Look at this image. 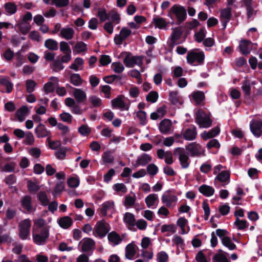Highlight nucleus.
<instances>
[{
	"label": "nucleus",
	"mask_w": 262,
	"mask_h": 262,
	"mask_svg": "<svg viewBox=\"0 0 262 262\" xmlns=\"http://www.w3.org/2000/svg\"><path fill=\"white\" fill-rule=\"evenodd\" d=\"M167 16L172 19H176L178 23L180 24L186 18V11L183 6L175 4L169 9Z\"/></svg>",
	"instance_id": "1"
},
{
	"label": "nucleus",
	"mask_w": 262,
	"mask_h": 262,
	"mask_svg": "<svg viewBox=\"0 0 262 262\" xmlns=\"http://www.w3.org/2000/svg\"><path fill=\"white\" fill-rule=\"evenodd\" d=\"M204 59V53L198 50L189 51L186 56L187 62L191 66H195L203 64Z\"/></svg>",
	"instance_id": "2"
},
{
	"label": "nucleus",
	"mask_w": 262,
	"mask_h": 262,
	"mask_svg": "<svg viewBox=\"0 0 262 262\" xmlns=\"http://www.w3.org/2000/svg\"><path fill=\"white\" fill-rule=\"evenodd\" d=\"M50 226H45L38 230H35L33 234L34 242L38 245L45 244L49 236Z\"/></svg>",
	"instance_id": "3"
},
{
	"label": "nucleus",
	"mask_w": 262,
	"mask_h": 262,
	"mask_svg": "<svg viewBox=\"0 0 262 262\" xmlns=\"http://www.w3.org/2000/svg\"><path fill=\"white\" fill-rule=\"evenodd\" d=\"M110 230L109 224L103 220L98 221L93 230V234L95 237L102 238L106 236Z\"/></svg>",
	"instance_id": "4"
},
{
	"label": "nucleus",
	"mask_w": 262,
	"mask_h": 262,
	"mask_svg": "<svg viewBox=\"0 0 262 262\" xmlns=\"http://www.w3.org/2000/svg\"><path fill=\"white\" fill-rule=\"evenodd\" d=\"M195 122L200 128L209 127L212 123L209 115L202 110H199L196 112Z\"/></svg>",
	"instance_id": "5"
},
{
	"label": "nucleus",
	"mask_w": 262,
	"mask_h": 262,
	"mask_svg": "<svg viewBox=\"0 0 262 262\" xmlns=\"http://www.w3.org/2000/svg\"><path fill=\"white\" fill-rule=\"evenodd\" d=\"M123 59V63L127 68H133L136 66L142 67L143 65V57L142 56H133L130 53H125Z\"/></svg>",
	"instance_id": "6"
},
{
	"label": "nucleus",
	"mask_w": 262,
	"mask_h": 262,
	"mask_svg": "<svg viewBox=\"0 0 262 262\" xmlns=\"http://www.w3.org/2000/svg\"><path fill=\"white\" fill-rule=\"evenodd\" d=\"M31 225V220L28 219H25L19 223V236L21 239H27L29 237Z\"/></svg>",
	"instance_id": "7"
},
{
	"label": "nucleus",
	"mask_w": 262,
	"mask_h": 262,
	"mask_svg": "<svg viewBox=\"0 0 262 262\" xmlns=\"http://www.w3.org/2000/svg\"><path fill=\"white\" fill-rule=\"evenodd\" d=\"M162 203L167 207L174 206L178 201L177 196L170 191L165 192L161 198Z\"/></svg>",
	"instance_id": "8"
},
{
	"label": "nucleus",
	"mask_w": 262,
	"mask_h": 262,
	"mask_svg": "<svg viewBox=\"0 0 262 262\" xmlns=\"http://www.w3.org/2000/svg\"><path fill=\"white\" fill-rule=\"evenodd\" d=\"M186 148L192 157H199L204 155V148L200 144L196 142L190 143Z\"/></svg>",
	"instance_id": "9"
},
{
	"label": "nucleus",
	"mask_w": 262,
	"mask_h": 262,
	"mask_svg": "<svg viewBox=\"0 0 262 262\" xmlns=\"http://www.w3.org/2000/svg\"><path fill=\"white\" fill-rule=\"evenodd\" d=\"M132 31L126 27H123L119 34H116L114 37V42L116 45H120L123 41L130 35Z\"/></svg>",
	"instance_id": "10"
},
{
	"label": "nucleus",
	"mask_w": 262,
	"mask_h": 262,
	"mask_svg": "<svg viewBox=\"0 0 262 262\" xmlns=\"http://www.w3.org/2000/svg\"><path fill=\"white\" fill-rule=\"evenodd\" d=\"M250 130L253 135L258 138L262 134V121L261 120H253L250 123Z\"/></svg>",
	"instance_id": "11"
},
{
	"label": "nucleus",
	"mask_w": 262,
	"mask_h": 262,
	"mask_svg": "<svg viewBox=\"0 0 262 262\" xmlns=\"http://www.w3.org/2000/svg\"><path fill=\"white\" fill-rule=\"evenodd\" d=\"M176 151H178L179 154V159L183 168H187L188 167L190 162L189 158L186 152H185L183 149L180 148H177Z\"/></svg>",
	"instance_id": "12"
},
{
	"label": "nucleus",
	"mask_w": 262,
	"mask_h": 262,
	"mask_svg": "<svg viewBox=\"0 0 262 262\" xmlns=\"http://www.w3.org/2000/svg\"><path fill=\"white\" fill-rule=\"evenodd\" d=\"M230 173L228 170H223L219 173L215 178V182H219L225 186L230 182Z\"/></svg>",
	"instance_id": "13"
},
{
	"label": "nucleus",
	"mask_w": 262,
	"mask_h": 262,
	"mask_svg": "<svg viewBox=\"0 0 262 262\" xmlns=\"http://www.w3.org/2000/svg\"><path fill=\"white\" fill-rule=\"evenodd\" d=\"M152 158L149 155L143 153L137 157V159L133 165L135 167L144 166L150 162Z\"/></svg>",
	"instance_id": "14"
},
{
	"label": "nucleus",
	"mask_w": 262,
	"mask_h": 262,
	"mask_svg": "<svg viewBox=\"0 0 262 262\" xmlns=\"http://www.w3.org/2000/svg\"><path fill=\"white\" fill-rule=\"evenodd\" d=\"M115 203L112 200L104 202L101 205L100 212L104 216L107 215V213H113L115 212Z\"/></svg>",
	"instance_id": "15"
},
{
	"label": "nucleus",
	"mask_w": 262,
	"mask_h": 262,
	"mask_svg": "<svg viewBox=\"0 0 262 262\" xmlns=\"http://www.w3.org/2000/svg\"><path fill=\"white\" fill-rule=\"evenodd\" d=\"M231 8L227 7L221 10L220 19L224 28L226 27L227 23L231 19Z\"/></svg>",
	"instance_id": "16"
},
{
	"label": "nucleus",
	"mask_w": 262,
	"mask_h": 262,
	"mask_svg": "<svg viewBox=\"0 0 262 262\" xmlns=\"http://www.w3.org/2000/svg\"><path fill=\"white\" fill-rule=\"evenodd\" d=\"M148 208L155 209L159 203L158 195L155 193H151L147 195L145 199Z\"/></svg>",
	"instance_id": "17"
},
{
	"label": "nucleus",
	"mask_w": 262,
	"mask_h": 262,
	"mask_svg": "<svg viewBox=\"0 0 262 262\" xmlns=\"http://www.w3.org/2000/svg\"><path fill=\"white\" fill-rule=\"evenodd\" d=\"M80 244L82 245L81 248L82 251L89 252L94 250L95 249V241L90 238H84Z\"/></svg>",
	"instance_id": "18"
},
{
	"label": "nucleus",
	"mask_w": 262,
	"mask_h": 262,
	"mask_svg": "<svg viewBox=\"0 0 262 262\" xmlns=\"http://www.w3.org/2000/svg\"><path fill=\"white\" fill-rule=\"evenodd\" d=\"M172 123L169 119H164L161 121L159 125L160 132L163 134H169L171 131Z\"/></svg>",
	"instance_id": "19"
},
{
	"label": "nucleus",
	"mask_w": 262,
	"mask_h": 262,
	"mask_svg": "<svg viewBox=\"0 0 262 262\" xmlns=\"http://www.w3.org/2000/svg\"><path fill=\"white\" fill-rule=\"evenodd\" d=\"M169 100L171 103L175 105H181L183 100L178 91H171L169 93Z\"/></svg>",
	"instance_id": "20"
},
{
	"label": "nucleus",
	"mask_w": 262,
	"mask_h": 262,
	"mask_svg": "<svg viewBox=\"0 0 262 262\" xmlns=\"http://www.w3.org/2000/svg\"><path fill=\"white\" fill-rule=\"evenodd\" d=\"M75 33L74 30L69 26L61 29L59 36L66 39L70 40L73 38Z\"/></svg>",
	"instance_id": "21"
},
{
	"label": "nucleus",
	"mask_w": 262,
	"mask_h": 262,
	"mask_svg": "<svg viewBox=\"0 0 262 262\" xmlns=\"http://www.w3.org/2000/svg\"><path fill=\"white\" fill-rule=\"evenodd\" d=\"M35 133L38 138H45L50 135L51 133L46 126L41 123L35 129Z\"/></svg>",
	"instance_id": "22"
},
{
	"label": "nucleus",
	"mask_w": 262,
	"mask_h": 262,
	"mask_svg": "<svg viewBox=\"0 0 262 262\" xmlns=\"http://www.w3.org/2000/svg\"><path fill=\"white\" fill-rule=\"evenodd\" d=\"M197 135L196 128L195 126H191L186 130L183 133V138L187 141L193 140L196 138Z\"/></svg>",
	"instance_id": "23"
},
{
	"label": "nucleus",
	"mask_w": 262,
	"mask_h": 262,
	"mask_svg": "<svg viewBox=\"0 0 262 262\" xmlns=\"http://www.w3.org/2000/svg\"><path fill=\"white\" fill-rule=\"evenodd\" d=\"M58 80L57 77H52L49 79V81L46 83L44 86V91L47 93H51L54 91L56 86L58 85Z\"/></svg>",
	"instance_id": "24"
},
{
	"label": "nucleus",
	"mask_w": 262,
	"mask_h": 262,
	"mask_svg": "<svg viewBox=\"0 0 262 262\" xmlns=\"http://www.w3.org/2000/svg\"><path fill=\"white\" fill-rule=\"evenodd\" d=\"M21 203L22 207L24 208L25 212L31 213L33 211L31 196L29 195L25 196L21 199Z\"/></svg>",
	"instance_id": "25"
},
{
	"label": "nucleus",
	"mask_w": 262,
	"mask_h": 262,
	"mask_svg": "<svg viewBox=\"0 0 262 262\" xmlns=\"http://www.w3.org/2000/svg\"><path fill=\"white\" fill-rule=\"evenodd\" d=\"M73 95L78 103L83 102L86 99L85 92L80 89H74Z\"/></svg>",
	"instance_id": "26"
},
{
	"label": "nucleus",
	"mask_w": 262,
	"mask_h": 262,
	"mask_svg": "<svg viewBox=\"0 0 262 262\" xmlns=\"http://www.w3.org/2000/svg\"><path fill=\"white\" fill-rule=\"evenodd\" d=\"M166 106L164 105L159 107L156 111L151 113L150 118L151 120H156L162 118L166 113Z\"/></svg>",
	"instance_id": "27"
},
{
	"label": "nucleus",
	"mask_w": 262,
	"mask_h": 262,
	"mask_svg": "<svg viewBox=\"0 0 262 262\" xmlns=\"http://www.w3.org/2000/svg\"><path fill=\"white\" fill-rule=\"evenodd\" d=\"M242 54L245 55L249 54L252 48V43L247 40H242L239 45Z\"/></svg>",
	"instance_id": "28"
},
{
	"label": "nucleus",
	"mask_w": 262,
	"mask_h": 262,
	"mask_svg": "<svg viewBox=\"0 0 262 262\" xmlns=\"http://www.w3.org/2000/svg\"><path fill=\"white\" fill-rule=\"evenodd\" d=\"M137 248V246L133 243L128 244L125 248V257L130 260L133 259Z\"/></svg>",
	"instance_id": "29"
},
{
	"label": "nucleus",
	"mask_w": 262,
	"mask_h": 262,
	"mask_svg": "<svg viewBox=\"0 0 262 262\" xmlns=\"http://www.w3.org/2000/svg\"><path fill=\"white\" fill-rule=\"evenodd\" d=\"M113 107L121 110H128L129 105L126 104L120 97H117L111 101Z\"/></svg>",
	"instance_id": "30"
},
{
	"label": "nucleus",
	"mask_w": 262,
	"mask_h": 262,
	"mask_svg": "<svg viewBox=\"0 0 262 262\" xmlns=\"http://www.w3.org/2000/svg\"><path fill=\"white\" fill-rule=\"evenodd\" d=\"M190 99L197 104H200L205 99L204 93L200 91L193 92L190 96Z\"/></svg>",
	"instance_id": "31"
},
{
	"label": "nucleus",
	"mask_w": 262,
	"mask_h": 262,
	"mask_svg": "<svg viewBox=\"0 0 262 262\" xmlns=\"http://www.w3.org/2000/svg\"><path fill=\"white\" fill-rule=\"evenodd\" d=\"M220 127L219 126H216L208 132L204 131L201 133V137L204 140H207L209 138L215 137L220 133Z\"/></svg>",
	"instance_id": "32"
},
{
	"label": "nucleus",
	"mask_w": 262,
	"mask_h": 262,
	"mask_svg": "<svg viewBox=\"0 0 262 262\" xmlns=\"http://www.w3.org/2000/svg\"><path fill=\"white\" fill-rule=\"evenodd\" d=\"M108 241L113 246L119 245L122 241V238L115 231L110 232L107 236Z\"/></svg>",
	"instance_id": "33"
},
{
	"label": "nucleus",
	"mask_w": 262,
	"mask_h": 262,
	"mask_svg": "<svg viewBox=\"0 0 262 262\" xmlns=\"http://www.w3.org/2000/svg\"><path fill=\"white\" fill-rule=\"evenodd\" d=\"M199 191L207 197L212 196L214 193V189L212 187L207 185L200 186L199 188Z\"/></svg>",
	"instance_id": "34"
},
{
	"label": "nucleus",
	"mask_w": 262,
	"mask_h": 262,
	"mask_svg": "<svg viewBox=\"0 0 262 262\" xmlns=\"http://www.w3.org/2000/svg\"><path fill=\"white\" fill-rule=\"evenodd\" d=\"M29 111L28 107L25 105L21 106L17 111L16 116L19 122H22L25 119Z\"/></svg>",
	"instance_id": "35"
},
{
	"label": "nucleus",
	"mask_w": 262,
	"mask_h": 262,
	"mask_svg": "<svg viewBox=\"0 0 262 262\" xmlns=\"http://www.w3.org/2000/svg\"><path fill=\"white\" fill-rule=\"evenodd\" d=\"M177 230V227L174 224H164L161 227V232H166V236H170L174 233Z\"/></svg>",
	"instance_id": "36"
},
{
	"label": "nucleus",
	"mask_w": 262,
	"mask_h": 262,
	"mask_svg": "<svg viewBox=\"0 0 262 262\" xmlns=\"http://www.w3.org/2000/svg\"><path fill=\"white\" fill-rule=\"evenodd\" d=\"M0 84L6 88V91L3 92H7L10 93L12 92L13 87V84L9 80V78L3 77L0 79Z\"/></svg>",
	"instance_id": "37"
},
{
	"label": "nucleus",
	"mask_w": 262,
	"mask_h": 262,
	"mask_svg": "<svg viewBox=\"0 0 262 262\" xmlns=\"http://www.w3.org/2000/svg\"><path fill=\"white\" fill-rule=\"evenodd\" d=\"M59 225L62 228L67 229L73 224V221L71 217L66 216L60 218L58 221Z\"/></svg>",
	"instance_id": "38"
},
{
	"label": "nucleus",
	"mask_w": 262,
	"mask_h": 262,
	"mask_svg": "<svg viewBox=\"0 0 262 262\" xmlns=\"http://www.w3.org/2000/svg\"><path fill=\"white\" fill-rule=\"evenodd\" d=\"M4 9L8 15L14 14L17 11V6L14 3L8 2L5 4Z\"/></svg>",
	"instance_id": "39"
},
{
	"label": "nucleus",
	"mask_w": 262,
	"mask_h": 262,
	"mask_svg": "<svg viewBox=\"0 0 262 262\" xmlns=\"http://www.w3.org/2000/svg\"><path fill=\"white\" fill-rule=\"evenodd\" d=\"M153 23H154L155 28L160 29H165L167 25V23L165 19L162 17H155L153 18Z\"/></svg>",
	"instance_id": "40"
},
{
	"label": "nucleus",
	"mask_w": 262,
	"mask_h": 262,
	"mask_svg": "<svg viewBox=\"0 0 262 262\" xmlns=\"http://www.w3.org/2000/svg\"><path fill=\"white\" fill-rule=\"evenodd\" d=\"M220 253L215 254L213 257V262H230L226 254L227 253L224 252L222 250H220Z\"/></svg>",
	"instance_id": "41"
},
{
	"label": "nucleus",
	"mask_w": 262,
	"mask_h": 262,
	"mask_svg": "<svg viewBox=\"0 0 262 262\" xmlns=\"http://www.w3.org/2000/svg\"><path fill=\"white\" fill-rule=\"evenodd\" d=\"M136 116L139 120L140 125L144 126L147 123V114L145 111H138L136 113Z\"/></svg>",
	"instance_id": "42"
},
{
	"label": "nucleus",
	"mask_w": 262,
	"mask_h": 262,
	"mask_svg": "<svg viewBox=\"0 0 262 262\" xmlns=\"http://www.w3.org/2000/svg\"><path fill=\"white\" fill-rule=\"evenodd\" d=\"M221 242L222 244L229 250H233L236 248V246L229 237H223Z\"/></svg>",
	"instance_id": "43"
},
{
	"label": "nucleus",
	"mask_w": 262,
	"mask_h": 262,
	"mask_svg": "<svg viewBox=\"0 0 262 262\" xmlns=\"http://www.w3.org/2000/svg\"><path fill=\"white\" fill-rule=\"evenodd\" d=\"M187 223V220L184 217H180L177 220V225L181 229V233L182 234L187 233L189 231V228H188V230H186L185 229Z\"/></svg>",
	"instance_id": "44"
},
{
	"label": "nucleus",
	"mask_w": 262,
	"mask_h": 262,
	"mask_svg": "<svg viewBox=\"0 0 262 262\" xmlns=\"http://www.w3.org/2000/svg\"><path fill=\"white\" fill-rule=\"evenodd\" d=\"M37 196L42 206H46L49 204L50 201L45 191H40Z\"/></svg>",
	"instance_id": "45"
},
{
	"label": "nucleus",
	"mask_w": 262,
	"mask_h": 262,
	"mask_svg": "<svg viewBox=\"0 0 262 262\" xmlns=\"http://www.w3.org/2000/svg\"><path fill=\"white\" fill-rule=\"evenodd\" d=\"M123 220L128 226H133L135 225V219L132 213L126 212L124 215Z\"/></svg>",
	"instance_id": "46"
},
{
	"label": "nucleus",
	"mask_w": 262,
	"mask_h": 262,
	"mask_svg": "<svg viewBox=\"0 0 262 262\" xmlns=\"http://www.w3.org/2000/svg\"><path fill=\"white\" fill-rule=\"evenodd\" d=\"M86 45L82 41H79L76 43L73 49V52L76 54L85 52L86 50Z\"/></svg>",
	"instance_id": "47"
},
{
	"label": "nucleus",
	"mask_w": 262,
	"mask_h": 262,
	"mask_svg": "<svg viewBox=\"0 0 262 262\" xmlns=\"http://www.w3.org/2000/svg\"><path fill=\"white\" fill-rule=\"evenodd\" d=\"M114 190L117 192L118 194L121 195L123 193L127 192V189L126 186L123 183H117L113 186Z\"/></svg>",
	"instance_id": "48"
},
{
	"label": "nucleus",
	"mask_w": 262,
	"mask_h": 262,
	"mask_svg": "<svg viewBox=\"0 0 262 262\" xmlns=\"http://www.w3.org/2000/svg\"><path fill=\"white\" fill-rule=\"evenodd\" d=\"M70 81L75 86H80L82 83V80L79 74H73L71 75Z\"/></svg>",
	"instance_id": "49"
},
{
	"label": "nucleus",
	"mask_w": 262,
	"mask_h": 262,
	"mask_svg": "<svg viewBox=\"0 0 262 262\" xmlns=\"http://www.w3.org/2000/svg\"><path fill=\"white\" fill-rule=\"evenodd\" d=\"M89 101L94 107H99L102 105L101 99L95 95L90 96Z\"/></svg>",
	"instance_id": "50"
},
{
	"label": "nucleus",
	"mask_w": 262,
	"mask_h": 262,
	"mask_svg": "<svg viewBox=\"0 0 262 262\" xmlns=\"http://www.w3.org/2000/svg\"><path fill=\"white\" fill-rule=\"evenodd\" d=\"M45 46L46 48L51 50H56L58 49L57 42L52 39L46 40Z\"/></svg>",
	"instance_id": "51"
},
{
	"label": "nucleus",
	"mask_w": 262,
	"mask_h": 262,
	"mask_svg": "<svg viewBox=\"0 0 262 262\" xmlns=\"http://www.w3.org/2000/svg\"><path fill=\"white\" fill-rule=\"evenodd\" d=\"M108 17L112 21V23L118 24L120 23L121 18L120 15L116 12L112 11L108 14Z\"/></svg>",
	"instance_id": "52"
},
{
	"label": "nucleus",
	"mask_w": 262,
	"mask_h": 262,
	"mask_svg": "<svg viewBox=\"0 0 262 262\" xmlns=\"http://www.w3.org/2000/svg\"><path fill=\"white\" fill-rule=\"evenodd\" d=\"M26 91L28 93H32L34 91L36 83L32 79H28L26 81Z\"/></svg>",
	"instance_id": "53"
},
{
	"label": "nucleus",
	"mask_w": 262,
	"mask_h": 262,
	"mask_svg": "<svg viewBox=\"0 0 262 262\" xmlns=\"http://www.w3.org/2000/svg\"><path fill=\"white\" fill-rule=\"evenodd\" d=\"M83 63V59L80 57H77L75 59L74 63L71 64L70 68L77 71L79 70L80 67L82 66Z\"/></svg>",
	"instance_id": "54"
},
{
	"label": "nucleus",
	"mask_w": 262,
	"mask_h": 262,
	"mask_svg": "<svg viewBox=\"0 0 262 262\" xmlns=\"http://www.w3.org/2000/svg\"><path fill=\"white\" fill-rule=\"evenodd\" d=\"M18 26L20 31L23 34H26L28 33L31 29V26L29 23H26L21 21L20 23L18 24Z\"/></svg>",
	"instance_id": "55"
},
{
	"label": "nucleus",
	"mask_w": 262,
	"mask_h": 262,
	"mask_svg": "<svg viewBox=\"0 0 262 262\" xmlns=\"http://www.w3.org/2000/svg\"><path fill=\"white\" fill-rule=\"evenodd\" d=\"M103 162L105 163H112L114 160V157L111 151H105L102 156Z\"/></svg>",
	"instance_id": "56"
},
{
	"label": "nucleus",
	"mask_w": 262,
	"mask_h": 262,
	"mask_svg": "<svg viewBox=\"0 0 262 262\" xmlns=\"http://www.w3.org/2000/svg\"><path fill=\"white\" fill-rule=\"evenodd\" d=\"M25 144L29 145H33L35 141V138L32 133L30 132H27L24 136Z\"/></svg>",
	"instance_id": "57"
},
{
	"label": "nucleus",
	"mask_w": 262,
	"mask_h": 262,
	"mask_svg": "<svg viewBox=\"0 0 262 262\" xmlns=\"http://www.w3.org/2000/svg\"><path fill=\"white\" fill-rule=\"evenodd\" d=\"M136 202V196L134 194L133 196L127 195L125 198L124 205L127 207L133 206Z\"/></svg>",
	"instance_id": "58"
},
{
	"label": "nucleus",
	"mask_w": 262,
	"mask_h": 262,
	"mask_svg": "<svg viewBox=\"0 0 262 262\" xmlns=\"http://www.w3.org/2000/svg\"><path fill=\"white\" fill-rule=\"evenodd\" d=\"M27 187L30 192H36L40 188L39 185L35 181L31 180L27 182Z\"/></svg>",
	"instance_id": "59"
},
{
	"label": "nucleus",
	"mask_w": 262,
	"mask_h": 262,
	"mask_svg": "<svg viewBox=\"0 0 262 262\" xmlns=\"http://www.w3.org/2000/svg\"><path fill=\"white\" fill-rule=\"evenodd\" d=\"M80 183V180L78 177H71L68 179L67 183L70 187L76 188L77 187Z\"/></svg>",
	"instance_id": "60"
},
{
	"label": "nucleus",
	"mask_w": 262,
	"mask_h": 262,
	"mask_svg": "<svg viewBox=\"0 0 262 262\" xmlns=\"http://www.w3.org/2000/svg\"><path fill=\"white\" fill-rule=\"evenodd\" d=\"M64 189V183L63 182H58L56 183L53 194L55 197L59 194Z\"/></svg>",
	"instance_id": "61"
},
{
	"label": "nucleus",
	"mask_w": 262,
	"mask_h": 262,
	"mask_svg": "<svg viewBox=\"0 0 262 262\" xmlns=\"http://www.w3.org/2000/svg\"><path fill=\"white\" fill-rule=\"evenodd\" d=\"M97 16L99 17L101 22L105 21L108 17L106 10L103 8H99L98 10Z\"/></svg>",
	"instance_id": "62"
},
{
	"label": "nucleus",
	"mask_w": 262,
	"mask_h": 262,
	"mask_svg": "<svg viewBox=\"0 0 262 262\" xmlns=\"http://www.w3.org/2000/svg\"><path fill=\"white\" fill-rule=\"evenodd\" d=\"M234 225L236 226L238 230H243L248 227V224L246 220H240L238 217L236 219Z\"/></svg>",
	"instance_id": "63"
},
{
	"label": "nucleus",
	"mask_w": 262,
	"mask_h": 262,
	"mask_svg": "<svg viewBox=\"0 0 262 262\" xmlns=\"http://www.w3.org/2000/svg\"><path fill=\"white\" fill-rule=\"evenodd\" d=\"M168 256L164 251H160L157 254V260L158 262H167Z\"/></svg>",
	"instance_id": "64"
}]
</instances>
